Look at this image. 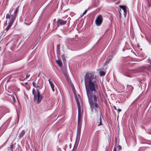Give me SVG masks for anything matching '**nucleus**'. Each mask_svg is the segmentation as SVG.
I'll return each instance as SVG.
<instances>
[{"label": "nucleus", "instance_id": "6", "mask_svg": "<svg viewBox=\"0 0 151 151\" xmlns=\"http://www.w3.org/2000/svg\"><path fill=\"white\" fill-rule=\"evenodd\" d=\"M67 22V20H64L62 19H58L57 21V26L59 27L60 26L65 24Z\"/></svg>", "mask_w": 151, "mask_h": 151}, {"label": "nucleus", "instance_id": "2", "mask_svg": "<svg viewBox=\"0 0 151 151\" xmlns=\"http://www.w3.org/2000/svg\"><path fill=\"white\" fill-rule=\"evenodd\" d=\"M75 95L78 109V127L77 135L76 138V141H77L78 140H79L80 138L81 129L82 124V118L81 114V107L79 101L77 98V97L75 95Z\"/></svg>", "mask_w": 151, "mask_h": 151}, {"label": "nucleus", "instance_id": "23", "mask_svg": "<svg viewBox=\"0 0 151 151\" xmlns=\"http://www.w3.org/2000/svg\"><path fill=\"white\" fill-rule=\"evenodd\" d=\"M87 12V10L86 9L85 10L84 12H83V13H84V14H85Z\"/></svg>", "mask_w": 151, "mask_h": 151}, {"label": "nucleus", "instance_id": "27", "mask_svg": "<svg viewBox=\"0 0 151 151\" xmlns=\"http://www.w3.org/2000/svg\"><path fill=\"white\" fill-rule=\"evenodd\" d=\"M85 14L83 13L81 15V17H82Z\"/></svg>", "mask_w": 151, "mask_h": 151}, {"label": "nucleus", "instance_id": "7", "mask_svg": "<svg viewBox=\"0 0 151 151\" xmlns=\"http://www.w3.org/2000/svg\"><path fill=\"white\" fill-rule=\"evenodd\" d=\"M99 131H97L95 133L94 137V139L96 142H98L99 141Z\"/></svg>", "mask_w": 151, "mask_h": 151}, {"label": "nucleus", "instance_id": "21", "mask_svg": "<svg viewBox=\"0 0 151 151\" xmlns=\"http://www.w3.org/2000/svg\"><path fill=\"white\" fill-rule=\"evenodd\" d=\"M109 60H107V61H106L105 62V64H108V63H109Z\"/></svg>", "mask_w": 151, "mask_h": 151}, {"label": "nucleus", "instance_id": "12", "mask_svg": "<svg viewBox=\"0 0 151 151\" xmlns=\"http://www.w3.org/2000/svg\"><path fill=\"white\" fill-rule=\"evenodd\" d=\"M100 122L99 123V124H98V126H99L100 125H102V123H101V114L100 113Z\"/></svg>", "mask_w": 151, "mask_h": 151}, {"label": "nucleus", "instance_id": "8", "mask_svg": "<svg viewBox=\"0 0 151 151\" xmlns=\"http://www.w3.org/2000/svg\"><path fill=\"white\" fill-rule=\"evenodd\" d=\"M119 6L123 10L124 12V17H125L127 12L126 6L124 5H120Z\"/></svg>", "mask_w": 151, "mask_h": 151}, {"label": "nucleus", "instance_id": "26", "mask_svg": "<svg viewBox=\"0 0 151 151\" xmlns=\"http://www.w3.org/2000/svg\"><path fill=\"white\" fill-rule=\"evenodd\" d=\"M85 14L83 13L81 15V17H82Z\"/></svg>", "mask_w": 151, "mask_h": 151}, {"label": "nucleus", "instance_id": "4", "mask_svg": "<svg viewBox=\"0 0 151 151\" xmlns=\"http://www.w3.org/2000/svg\"><path fill=\"white\" fill-rule=\"evenodd\" d=\"M37 94L34 95V100L35 102L37 104H39L41 101L42 97V96L40 94V93L39 90L37 89Z\"/></svg>", "mask_w": 151, "mask_h": 151}, {"label": "nucleus", "instance_id": "20", "mask_svg": "<svg viewBox=\"0 0 151 151\" xmlns=\"http://www.w3.org/2000/svg\"><path fill=\"white\" fill-rule=\"evenodd\" d=\"M122 111L121 109H118L117 110V111H118V113L119 114L120 111Z\"/></svg>", "mask_w": 151, "mask_h": 151}, {"label": "nucleus", "instance_id": "19", "mask_svg": "<svg viewBox=\"0 0 151 151\" xmlns=\"http://www.w3.org/2000/svg\"><path fill=\"white\" fill-rule=\"evenodd\" d=\"M118 13H119V17L121 18L122 16L121 13L119 11H118Z\"/></svg>", "mask_w": 151, "mask_h": 151}, {"label": "nucleus", "instance_id": "18", "mask_svg": "<svg viewBox=\"0 0 151 151\" xmlns=\"http://www.w3.org/2000/svg\"><path fill=\"white\" fill-rule=\"evenodd\" d=\"M113 151H120L119 150H117L116 147H115L113 149Z\"/></svg>", "mask_w": 151, "mask_h": 151}, {"label": "nucleus", "instance_id": "30", "mask_svg": "<svg viewBox=\"0 0 151 151\" xmlns=\"http://www.w3.org/2000/svg\"><path fill=\"white\" fill-rule=\"evenodd\" d=\"M14 99V100H15V98H14V99Z\"/></svg>", "mask_w": 151, "mask_h": 151}, {"label": "nucleus", "instance_id": "3", "mask_svg": "<svg viewBox=\"0 0 151 151\" xmlns=\"http://www.w3.org/2000/svg\"><path fill=\"white\" fill-rule=\"evenodd\" d=\"M18 10V8L17 7L16 9L14 11L13 14L11 15L10 14H8L6 15V18L7 20L5 22V23L4 24V26H6L7 24V21H8L9 22V25L5 29V30L7 32L10 28L12 25L13 23L15 20Z\"/></svg>", "mask_w": 151, "mask_h": 151}, {"label": "nucleus", "instance_id": "14", "mask_svg": "<svg viewBox=\"0 0 151 151\" xmlns=\"http://www.w3.org/2000/svg\"><path fill=\"white\" fill-rule=\"evenodd\" d=\"M115 147H116V149L118 148V150L120 151V150H121L122 149V147L120 145H118L117 146H116V145H115Z\"/></svg>", "mask_w": 151, "mask_h": 151}, {"label": "nucleus", "instance_id": "15", "mask_svg": "<svg viewBox=\"0 0 151 151\" xmlns=\"http://www.w3.org/2000/svg\"><path fill=\"white\" fill-rule=\"evenodd\" d=\"M35 90L34 88H33L32 90V93L33 95H34H34H36L37 94L36 93H35Z\"/></svg>", "mask_w": 151, "mask_h": 151}, {"label": "nucleus", "instance_id": "25", "mask_svg": "<svg viewBox=\"0 0 151 151\" xmlns=\"http://www.w3.org/2000/svg\"><path fill=\"white\" fill-rule=\"evenodd\" d=\"M29 77V75H28V74L27 75V76H26V78H28Z\"/></svg>", "mask_w": 151, "mask_h": 151}, {"label": "nucleus", "instance_id": "5", "mask_svg": "<svg viewBox=\"0 0 151 151\" xmlns=\"http://www.w3.org/2000/svg\"><path fill=\"white\" fill-rule=\"evenodd\" d=\"M103 17L101 15H99L96 18L95 22L97 26H100L102 23L103 21Z\"/></svg>", "mask_w": 151, "mask_h": 151}, {"label": "nucleus", "instance_id": "29", "mask_svg": "<svg viewBox=\"0 0 151 151\" xmlns=\"http://www.w3.org/2000/svg\"><path fill=\"white\" fill-rule=\"evenodd\" d=\"M39 87V86L38 85H37V86H36V87Z\"/></svg>", "mask_w": 151, "mask_h": 151}, {"label": "nucleus", "instance_id": "16", "mask_svg": "<svg viewBox=\"0 0 151 151\" xmlns=\"http://www.w3.org/2000/svg\"><path fill=\"white\" fill-rule=\"evenodd\" d=\"M57 51H59L60 50V45H58L57 46Z\"/></svg>", "mask_w": 151, "mask_h": 151}, {"label": "nucleus", "instance_id": "28", "mask_svg": "<svg viewBox=\"0 0 151 151\" xmlns=\"http://www.w3.org/2000/svg\"><path fill=\"white\" fill-rule=\"evenodd\" d=\"M40 74L39 73L38 74V77H40Z\"/></svg>", "mask_w": 151, "mask_h": 151}, {"label": "nucleus", "instance_id": "22", "mask_svg": "<svg viewBox=\"0 0 151 151\" xmlns=\"http://www.w3.org/2000/svg\"><path fill=\"white\" fill-rule=\"evenodd\" d=\"M118 144V141H117V140L116 139L115 140V145H117Z\"/></svg>", "mask_w": 151, "mask_h": 151}, {"label": "nucleus", "instance_id": "24", "mask_svg": "<svg viewBox=\"0 0 151 151\" xmlns=\"http://www.w3.org/2000/svg\"><path fill=\"white\" fill-rule=\"evenodd\" d=\"M113 107H114V109L115 110H117V109H116V106H113Z\"/></svg>", "mask_w": 151, "mask_h": 151}, {"label": "nucleus", "instance_id": "1", "mask_svg": "<svg viewBox=\"0 0 151 151\" xmlns=\"http://www.w3.org/2000/svg\"><path fill=\"white\" fill-rule=\"evenodd\" d=\"M86 94L91 111L97 114L99 107L98 103V95L100 92L98 91V86L94 73H86L84 76Z\"/></svg>", "mask_w": 151, "mask_h": 151}, {"label": "nucleus", "instance_id": "9", "mask_svg": "<svg viewBox=\"0 0 151 151\" xmlns=\"http://www.w3.org/2000/svg\"><path fill=\"white\" fill-rule=\"evenodd\" d=\"M48 81L50 84L51 88L52 89V90L53 92H54L55 91V85L53 83L50 81V79H49Z\"/></svg>", "mask_w": 151, "mask_h": 151}, {"label": "nucleus", "instance_id": "11", "mask_svg": "<svg viewBox=\"0 0 151 151\" xmlns=\"http://www.w3.org/2000/svg\"><path fill=\"white\" fill-rule=\"evenodd\" d=\"M56 61L57 64L60 67H61L62 66V63L61 61L58 60H56Z\"/></svg>", "mask_w": 151, "mask_h": 151}, {"label": "nucleus", "instance_id": "10", "mask_svg": "<svg viewBox=\"0 0 151 151\" xmlns=\"http://www.w3.org/2000/svg\"><path fill=\"white\" fill-rule=\"evenodd\" d=\"M25 133V131L24 130H22V132L20 133V134L19 135L18 137L19 138V139H21L23 137Z\"/></svg>", "mask_w": 151, "mask_h": 151}, {"label": "nucleus", "instance_id": "13", "mask_svg": "<svg viewBox=\"0 0 151 151\" xmlns=\"http://www.w3.org/2000/svg\"><path fill=\"white\" fill-rule=\"evenodd\" d=\"M105 74V73L103 71H101L99 72L100 75L101 76H104Z\"/></svg>", "mask_w": 151, "mask_h": 151}, {"label": "nucleus", "instance_id": "17", "mask_svg": "<svg viewBox=\"0 0 151 151\" xmlns=\"http://www.w3.org/2000/svg\"><path fill=\"white\" fill-rule=\"evenodd\" d=\"M32 85L34 87L36 88V83L35 82H33Z\"/></svg>", "mask_w": 151, "mask_h": 151}]
</instances>
